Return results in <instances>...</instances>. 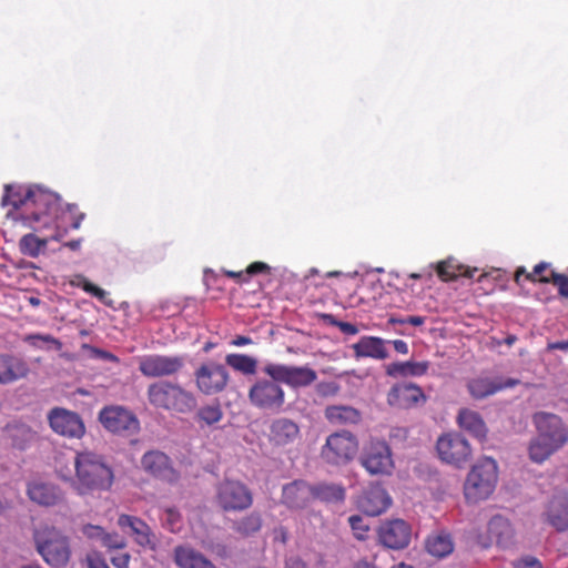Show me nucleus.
Returning a JSON list of instances; mask_svg holds the SVG:
<instances>
[{"instance_id":"nucleus-1","label":"nucleus","mask_w":568,"mask_h":568,"mask_svg":"<svg viewBox=\"0 0 568 568\" xmlns=\"http://www.w3.org/2000/svg\"><path fill=\"white\" fill-rule=\"evenodd\" d=\"M2 205H11L17 212V220L34 230L50 229L61 209V199L57 193L41 186H4Z\"/></svg>"},{"instance_id":"nucleus-2","label":"nucleus","mask_w":568,"mask_h":568,"mask_svg":"<svg viewBox=\"0 0 568 568\" xmlns=\"http://www.w3.org/2000/svg\"><path fill=\"white\" fill-rule=\"evenodd\" d=\"M73 465L74 476L60 475V478L69 481L78 495H93L111 488L114 476L103 456L87 449L77 452Z\"/></svg>"},{"instance_id":"nucleus-3","label":"nucleus","mask_w":568,"mask_h":568,"mask_svg":"<svg viewBox=\"0 0 568 568\" xmlns=\"http://www.w3.org/2000/svg\"><path fill=\"white\" fill-rule=\"evenodd\" d=\"M146 395L149 403L158 409L187 414L196 406V398L193 393L170 381H159L150 384Z\"/></svg>"},{"instance_id":"nucleus-4","label":"nucleus","mask_w":568,"mask_h":568,"mask_svg":"<svg viewBox=\"0 0 568 568\" xmlns=\"http://www.w3.org/2000/svg\"><path fill=\"white\" fill-rule=\"evenodd\" d=\"M36 549L51 567L60 568L68 565L71 558V546L68 536L53 526L37 528L33 532Z\"/></svg>"},{"instance_id":"nucleus-5","label":"nucleus","mask_w":568,"mask_h":568,"mask_svg":"<svg viewBox=\"0 0 568 568\" xmlns=\"http://www.w3.org/2000/svg\"><path fill=\"white\" fill-rule=\"evenodd\" d=\"M497 480L496 462L488 457L480 459L467 475L464 485L466 499L471 503H478L488 498L495 490Z\"/></svg>"},{"instance_id":"nucleus-6","label":"nucleus","mask_w":568,"mask_h":568,"mask_svg":"<svg viewBox=\"0 0 568 568\" xmlns=\"http://www.w3.org/2000/svg\"><path fill=\"white\" fill-rule=\"evenodd\" d=\"M359 443L349 430H337L326 437L320 456L329 466H345L357 456Z\"/></svg>"},{"instance_id":"nucleus-7","label":"nucleus","mask_w":568,"mask_h":568,"mask_svg":"<svg viewBox=\"0 0 568 568\" xmlns=\"http://www.w3.org/2000/svg\"><path fill=\"white\" fill-rule=\"evenodd\" d=\"M215 503L225 513H241L253 505V493L243 481L225 478L216 485Z\"/></svg>"},{"instance_id":"nucleus-8","label":"nucleus","mask_w":568,"mask_h":568,"mask_svg":"<svg viewBox=\"0 0 568 568\" xmlns=\"http://www.w3.org/2000/svg\"><path fill=\"white\" fill-rule=\"evenodd\" d=\"M98 420L102 427L119 436H133L140 432V420L129 408L121 405H108L100 409Z\"/></svg>"},{"instance_id":"nucleus-9","label":"nucleus","mask_w":568,"mask_h":568,"mask_svg":"<svg viewBox=\"0 0 568 568\" xmlns=\"http://www.w3.org/2000/svg\"><path fill=\"white\" fill-rule=\"evenodd\" d=\"M359 463L373 476H388L395 468L392 449L382 439H371L365 445Z\"/></svg>"},{"instance_id":"nucleus-10","label":"nucleus","mask_w":568,"mask_h":568,"mask_svg":"<svg viewBox=\"0 0 568 568\" xmlns=\"http://www.w3.org/2000/svg\"><path fill=\"white\" fill-rule=\"evenodd\" d=\"M436 449L442 462L464 468L473 459L469 442L458 433H446L438 437Z\"/></svg>"},{"instance_id":"nucleus-11","label":"nucleus","mask_w":568,"mask_h":568,"mask_svg":"<svg viewBox=\"0 0 568 568\" xmlns=\"http://www.w3.org/2000/svg\"><path fill=\"white\" fill-rule=\"evenodd\" d=\"M248 400L252 406L261 410L278 412L285 403L284 389L270 377L257 378L250 387L247 394Z\"/></svg>"},{"instance_id":"nucleus-12","label":"nucleus","mask_w":568,"mask_h":568,"mask_svg":"<svg viewBox=\"0 0 568 568\" xmlns=\"http://www.w3.org/2000/svg\"><path fill=\"white\" fill-rule=\"evenodd\" d=\"M263 372L272 379L284 383L293 388L310 386L317 378L316 372L307 366L268 363L263 367Z\"/></svg>"},{"instance_id":"nucleus-13","label":"nucleus","mask_w":568,"mask_h":568,"mask_svg":"<svg viewBox=\"0 0 568 568\" xmlns=\"http://www.w3.org/2000/svg\"><path fill=\"white\" fill-rule=\"evenodd\" d=\"M197 389L205 395L223 392L230 381V374L224 365L216 362L201 364L194 372Z\"/></svg>"},{"instance_id":"nucleus-14","label":"nucleus","mask_w":568,"mask_h":568,"mask_svg":"<svg viewBox=\"0 0 568 568\" xmlns=\"http://www.w3.org/2000/svg\"><path fill=\"white\" fill-rule=\"evenodd\" d=\"M185 358L182 355L151 354L139 359V371L145 377L172 376L182 371Z\"/></svg>"},{"instance_id":"nucleus-15","label":"nucleus","mask_w":568,"mask_h":568,"mask_svg":"<svg viewBox=\"0 0 568 568\" xmlns=\"http://www.w3.org/2000/svg\"><path fill=\"white\" fill-rule=\"evenodd\" d=\"M48 422L51 429L69 439H81L85 434V425L82 417L63 407H54L48 413Z\"/></svg>"},{"instance_id":"nucleus-16","label":"nucleus","mask_w":568,"mask_h":568,"mask_svg":"<svg viewBox=\"0 0 568 568\" xmlns=\"http://www.w3.org/2000/svg\"><path fill=\"white\" fill-rule=\"evenodd\" d=\"M412 539V527L404 519H386L377 528V541L385 548L402 550Z\"/></svg>"},{"instance_id":"nucleus-17","label":"nucleus","mask_w":568,"mask_h":568,"mask_svg":"<svg viewBox=\"0 0 568 568\" xmlns=\"http://www.w3.org/2000/svg\"><path fill=\"white\" fill-rule=\"evenodd\" d=\"M141 467L145 474L162 481L173 484L180 478L170 456L159 449L144 453L141 457Z\"/></svg>"},{"instance_id":"nucleus-18","label":"nucleus","mask_w":568,"mask_h":568,"mask_svg":"<svg viewBox=\"0 0 568 568\" xmlns=\"http://www.w3.org/2000/svg\"><path fill=\"white\" fill-rule=\"evenodd\" d=\"M532 422L537 429V434L541 436V438L551 442L559 448L567 444L568 428L558 415L538 412L534 414Z\"/></svg>"},{"instance_id":"nucleus-19","label":"nucleus","mask_w":568,"mask_h":568,"mask_svg":"<svg viewBox=\"0 0 568 568\" xmlns=\"http://www.w3.org/2000/svg\"><path fill=\"white\" fill-rule=\"evenodd\" d=\"M514 529L510 521L500 516H494L487 525V537H479V544L484 548L490 547L496 544L499 547L506 548L513 544Z\"/></svg>"},{"instance_id":"nucleus-20","label":"nucleus","mask_w":568,"mask_h":568,"mask_svg":"<svg viewBox=\"0 0 568 568\" xmlns=\"http://www.w3.org/2000/svg\"><path fill=\"white\" fill-rule=\"evenodd\" d=\"M390 406L397 408H410L426 402L423 389L412 383L397 384L390 388L387 395Z\"/></svg>"},{"instance_id":"nucleus-21","label":"nucleus","mask_w":568,"mask_h":568,"mask_svg":"<svg viewBox=\"0 0 568 568\" xmlns=\"http://www.w3.org/2000/svg\"><path fill=\"white\" fill-rule=\"evenodd\" d=\"M27 495L31 501L42 507H53L64 500V494L54 484L34 480L28 484Z\"/></svg>"},{"instance_id":"nucleus-22","label":"nucleus","mask_w":568,"mask_h":568,"mask_svg":"<svg viewBox=\"0 0 568 568\" xmlns=\"http://www.w3.org/2000/svg\"><path fill=\"white\" fill-rule=\"evenodd\" d=\"M298 425L290 418L274 419L270 425L268 442L274 447H286L300 438Z\"/></svg>"},{"instance_id":"nucleus-23","label":"nucleus","mask_w":568,"mask_h":568,"mask_svg":"<svg viewBox=\"0 0 568 568\" xmlns=\"http://www.w3.org/2000/svg\"><path fill=\"white\" fill-rule=\"evenodd\" d=\"M312 500V486L296 479L283 486L281 503L290 509H303Z\"/></svg>"},{"instance_id":"nucleus-24","label":"nucleus","mask_w":568,"mask_h":568,"mask_svg":"<svg viewBox=\"0 0 568 568\" xmlns=\"http://www.w3.org/2000/svg\"><path fill=\"white\" fill-rule=\"evenodd\" d=\"M392 504L387 491L381 486H371L358 499V507L368 516H378Z\"/></svg>"},{"instance_id":"nucleus-25","label":"nucleus","mask_w":568,"mask_h":568,"mask_svg":"<svg viewBox=\"0 0 568 568\" xmlns=\"http://www.w3.org/2000/svg\"><path fill=\"white\" fill-rule=\"evenodd\" d=\"M546 521L558 532L568 530V496L566 494L555 495L548 503L545 510Z\"/></svg>"},{"instance_id":"nucleus-26","label":"nucleus","mask_w":568,"mask_h":568,"mask_svg":"<svg viewBox=\"0 0 568 568\" xmlns=\"http://www.w3.org/2000/svg\"><path fill=\"white\" fill-rule=\"evenodd\" d=\"M29 372V365L24 359L10 354H0V385L26 378Z\"/></svg>"},{"instance_id":"nucleus-27","label":"nucleus","mask_w":568,"mask_h":568,"mask_svg":"<svg viewBox=\"0 0 568 568\" xmlns=\"http://www.w3.org/2000/svg\"><path fill=\"white\" fill-rule=\"evenodd\" d=\"M118 525L122 529L129 528L130 535L140 546L150 548L155 547L154 535L152 534L149 525L142 519L130 515H121L118 519Z\"/></svg>"},{"instance_id":"nucleus-28","label":"nucleus","mask_w":568,"mask_h":568,"mask_svg":"<svg viewBox=\"0 0 568 568\" xmlns=\"http://www.w3.org/2000/svg\"><path fill=\"white\" fill-rule=\"evenodd\" d=\"M457 425L479 440L487 438L488 428L481 415L470 408H460L457 417Z\"/></svg>"},{"instance_id":"nucleus-29","label":"nucleus","mask_w":568,"mask_h":568,"mask_svg":"<svg viewBox=\"0 0 568 568\" xmlns=\"http://www.w3.org/2000/svg\"><path fill=\"white\" fill-rule=\"evenodd\" d=\"M479 270L462 264L454 257L440 261L436 265L438 277L444 282L457 280L458 277L473 278Z\"/></svg>"},{"instance_id":"nucleus-30","label":"nucleus","mask_w":568,"mask_h":568,"mask_svg":"<svg viewBox=\"0 0 568 568\" xmlns=\"http://www.w3.org/2000/svg\"><path fill=\"white\" fill-rule=\"evenodd\" d=\"M326 420L334 426H347L358 424L362 414L358 409L346 405H331L324 410Z\"/></svg>"},{"instance_id":"nucleus-31","label":"nucleus","mask_w":568,"mask_h":568,"mask_svg":"<svg viewBox=\"0 0 568 568\" xmlns=\"http://www.w3.org/2000/svg\"><path fill=\"white\" fill-rule=\"evenodd\" d=\"M355 357H372L376 359H385L388 356L385 341L375 336H363L353 346Z\"/></svg>"},{"instance_id":"nucleus-32","label":"nucleus","mask_w":568,"mask_h":568,"mask_svg":"<svg viewBox=\"0 0 568 568\" xmlns=\"http://www.w3.org/2000/svg\"><path fill=\"white\" fill-rule=\"evenodd\" d=\"M174 560L179 568H216L204 555L190 547H176Z\"/></svg>"},{"instance_id":"nucleus-33","label":"nucleus","mask_w":568,"mask_h":568,"mask_svg":"<svg viewBox=\"0 0 568 568\" xmlns=\"http://www.w3.org/2000/svg\"><path fill=\"white\" fill-rule=\"evenodd\" d=\"M467 389L474 399H484L503 389V385L488 377H475L467 382Z\"/></svg>"},{"instance_id":"nucleus-34","label":"nucleus","mask_w":568,"mask_h":568,"mask_svg":"<svg viewBox=\"0 0 568 568\" xmlns=\"http://www.w3.org/2000/svg\"><path fill=\"white\" fill-rule=\"evenodd\" d=\"M224 417L223 409L219 402L201 406L194 416L200 428L213 427L217 425Z\"/></svg>"},{"instance_id":"nucleus-35","label":"nucleus","mask_w":568,"mask_h":568,"mask_svg":"<svg viewBox=\"0 0 568 568\" xmlns=\"http://www.w3.org/2000/svg\"><path fill=\"white\" fill-rule=\"evenodd\" d=\"M560 448L545 438H541L538 434L531 439L528 453L529 458L537 464H541L547 460L552 454Z\"/></svg>"},{"instance_id":"nucleus-36","label":"nucleus","mask_w":568,"mask_h":568,"mask_svg":"<svg viewBox=\"0 0 568 568\" xmlns=\"http://www.w3.org/2000/svg\"><path fill=\"white\" fill-rule=\"evenodd\" d=\"M426 549L432 556L444 558L453 552L454 542L450 535L440 532L427 538Z\"/></svg>"},{"instance_id":"nucleus-37","label":"nucleus","mask_w":568,"mask_h":568,"mask_svg":"<svg viewBox=\"0 0 568 568\" xmlns=\"http://www.w3.org/2000/svg\"><path fill=\"white\" fill-rule=\"evenodd\" d=\"M225 364L235 372H240L243 375H254L257 369L256 358L240 353H231L225 356Z\"/></svg>"},{"instance_id":"nucleus-38","label":"nucleus","mask_w":568,"mask_h":568,"mask_svg":"<svg viewBox=\"0 0 568 568\" xmlns=\"http://www.w3.org/2000/svg\"><path fill=\"white\" fill-rule=\"evenodd\" d=\"M48 242V239H40L33 233H28L20 239L19 250L26 256L38 257L45 251Z\"/></svg>"},{"instance_id":"nucleus-39","label":"nucleus","mask_w":568,"mask_h":568,"mask_svg":"<svg viewBox=\"0 0 568 568\" xmlns=\"http://www.w3.org/2000/svg\"><path fill=\"white\" fill-rule=\"evenodd\" d=\"M345 498L343 487L334 484H318L312 486V499L322 501H342Z\"/></svg>"},{"instance_id":"nucleus-40","label":"nucleus","mask_w":568,"mask_h":568,"mask_svg":"<svg viewBox=\"0 0 568 568\" xmlns=\"http://www.w3.org/2000/svg\"><path fill=\"white\" fill-rule=\"evenodd\" d=\"M6 434L13 447L24 449L27 444L33 438L30 427L24 424H11L6 427Z\"/></svg>"},{"instance_id":"nucleus-41","label":"nucleus","mask_w":568,"mask_h":568,"mask_svg":"<svg viewBox=\"0 0 568 568\" xmlns=\"http://www.w3.org/2000/svg\"><path fill=\"white\" fill-rule=\"evenodd\" d=\"M262 527V517L258 513L253 511L233 525L234 530L242 536H251L257 532Z\"/></svg>"},{"instance_id":"nucleus-42","label":"nucleus","mask_w":568,"mask_h":568,"mask_svg":"<svg viewBox=\"0 0 568 568\" xmlns=\"http://www.w3.org/2000/svg\"><path fill=\"white\" fill-rule=\"evenodd\" d=\"M551 271L552 270H550V264L547 262H540L539 264H537L534 267L532 272H527L524 266H520L515 272V282L519 284L520 278L524 275L528 282L542 283L540 281L541 276H550Z\"/></svg>"},{"instance_id":"nucleus-43","label":"nucleus","mask_w":568,"mask_h":568,"mask_svg":"<svg viewBox=\"0 0 568 568\" xmlns=\"http://www.w3.org/2000/svg\"><path fill=\"white\" fill-rule=\"evenodd\" d=\"M542 283H552L558 287L560 296L568 298V275L550 272V276H541Z\"/></svg>"},{"instance_id":"nucleus-44","label":"nucleus","mask_w":568,"mask_h":568,"mask_svg":"<svg viewBox=\"0 0 568 568\" xmlns=\"http://www.w3.org/2000/svg\"><path fill=\"white\" fill-rule=\"evenodd\" d=\"M348 523L356 539L365 540L367 538L369 527L361 516H351Z\"/></svg>"},{"instance_id":"nucleus-45","label":"nucleus","mask_w":568,"mask_h":568,"mask_svg":"<svg viewBox=\"0 0 568 568\" xmlns=\"http://www.w3.org/2000/svg\"><path fill=\"white\" fill-rule=\"evenodd\" d=\"M82 288L84 292L91 294L92 296L98 298L104 305L112 306L113 302L110 298V294L106 291H104L103 288L99 287L98 285H95L89 281H84Z\"/></svg>"},{"instance_id":"nucleus-46","label":"nucleus","mask_w":568,"mask_h":568,"mask_svg":"<svg viewBox=\"0 0 568 568\" xmlns=\"http://www.w3.org/2000/svg\"><path fill=\"white\" fill-rule=\"evenodd\" d=\"M82 288L84 292L91 294L92 296L98 298L104 305L112 306L113 302L110 298V294L106 291H104L103 288L99 287L98 285H95L89 281H84Z\"/></svg>"},{"instance_id":"nucleus-47","label":"nucleus","mask_w":568,"mask_h":568,"mask_svg":"<svg viewBox=\"0 0 568 568\" xmlns=\"http://www.w3.org/2000/svg\"><path fill=\"white\" fill-rule=\"evenodd\" d=\"M82 288L84 292L91 294L92 296L98 298L104 305L112 306L113 302L110 298V294L106 291H104L103 288L99 287L98 285H95L89 281H84Z\"/></svg>"},{"instance_id":"nucleus-48","label":"nucleus","mask_w":568,"mask_h":568,"mask_svg":"<svg viewBox=\"0 0 568 568\" xmlns=\"http://www.w3.org/2000/svg\"><path fill=\"white\" fill-rule=\"evenodd\" d=\"M101 546L108 549H122L125 547V540L118 532H106L104 530L101 539Z\"/></svg>"},{"instance_id":"nucleus-49","label":"nucleus","mask_w":568,"mask_h":568,"mask_svg":"<svg viewBox=\"0 0 568 568\" xmlns=\"http://www.w3.org/2000/svg\"><path fill=\"white\" fill-rule=\"evenodd\" d=\"M163 520L165 525L171 531H174L179 528V524L181 521V515L175 508H166L164 510Z\"/></svg>"},{"instance_id":"nucleus-50","label":"nucleus","mask_w":568,"mask_h":568,"mask_svg":"<svg viewBox=\"0 0 568 568\" xmlns=\"http://www.w3.org/2000/svg\"><path fill=\"white\" fill-rule=\"evenodd\" d=\"M103 532L104 529L101 526L88 524L82 527V534L91 540H99L101 542Z\"/></svg>"},{"instance_id":"nucleus-51","label":"nucleus","mask_w":568,"mask_h":568,"mask_svg":"<svg viewBox=\"0 0 568 568\" xmlns=\"http://www.w3.org/2000/svg\"><path fill=\"white\" fill-rule=\"evenodd\" d=\"M429 367L428 362H407V376H422Z\"/></svg>"},{"instance_id":"nucleus-52","label":"nucleus","mask_w":568,"mask_h":568,"mask_svg":"<svg viewBox=\"0 0 568 568\" xmlns=\"http://www.w3.org/2000/svg\"><path fill=\"white\" fill-rule=\"evenodd\" d=\"M270 271H271V267L266 263L253 262L252 264H250L246 267L245 273L250 277L252 275L260 274V273H270Z\"/></svg>"},{"instance_id":"nucleus-53","label":"nucleus","mask_w":568,"mask_h":568,"mask_svg":"<svg viewBox=\"0 0 568 568\" xmlns=\"http://www.w3.org/2000/svg\"><path fill=\"white\" fill-rule=\"evenodd\" d=\"M130 555L120 552L111 557V562L115 568H129Z\"/></svg>"},{"instance_id":"nucleus-54","label":"nucleus","mask_w":568,"mask_h":568,"mask_svg":"<svg viewBox=\"0 0 568 568\" xmlns=\"http://www.w3.org/2000/svg\"><path fill=\"white\" fill-rule=\"evenodd\" d=\"M387 374L390 376H407V362L389 364L387 367Z\"/></svg>"},{"instance_id":"nucleus-55","label":"nucleus","mask_w":568,"mask_h":568,"mask_svg":"<svg viewBox=\"0 0 568 568\" xmlns=\"http://www.w3.org/2000/svg\"><path fill=\"white\" fill-rule=\"evenodd\" d=\"M515 568H542L541 564L532 557L524 558L517 561L514 566Z\"/></svg>"},{"instance_id":"nucleus-56","label":"nucleus","mask_w":568,"mask_h":568,"mask_svg":"<svg viewBox=\"0 0 568 568\" xmlns=\"http://www.w3.org/2000/svg\"><path fill=\"white\" fill-rule=\"evenodd\" d=\"M224 274L230 277L237 281V283H245L248 281V276L246 275L245 271L234 272V271H225Z\"/></svg>"},{"instance_id":"nucleus-57","label":"nucleus","mask_w":568,"mask_h":568,"mask_svg":"<svg viewBox=\"0 0 568 568\" xmlns=\"http://www.w3.org/2000/svg\"><path fill=\"white\" fill-rule=\"evenodd\" d=\"M338 328L346 335H356L358 333L357 326L348 322H341Z\"/></svg>"},{"instance_id":"nucleus-58","label":"nucleus","mask_w":568,"mask_h":568,"mask_svg":"<svg viewBox=\"0 0 568 568\" xmlns=\"http://www.w3.org/2000/svg\"><path fill=\"white\" fill-rule=\"evenodd\" d=\"M253 341L251 337L248 336H244V335H237L235 336L231 342H230V345L232 346H245V345H250L252 344Z\"/></svg>"},{"instance_id":"nucleus-59","label":"nucleus","mask_w":568,"mask_h":568,"mask_svg":"<svg viewBox=\"0 0 568 568\" xmlns=\"http://www.w3.org/2000/svg\"><path fill=\"white\" fill-rule=\"evenodd\" d=\"M547 349L548 351H556V349L568 351V339L548 343Z\"/></svg>"},{"instance_id":"nucleus-60","label":"nucleus","mask_w":568,"mask_h":568,"mask_svg":"<svg viewBox=\"0 0 568 568\" xmlns=\"http://www.w3.org/2000/svg\"><path fill=\"white\" fill-rule=\"evenodd\" d=\"M394 349L399 354H407L408 353V345L403 339H395L392 342Z\"/></svg>"},{"instance_id":"nucleus-61","label":"nucleus","mask_w":568,"mask_h":568,"mask_svg":"<svg viewBox=\"0 0 568 568\" xmlns=\"http://www.w3.org/2000/svg\"><path fill=\"white\" fill-rule=\"evenodd\" d=\"M89 568H109L108 564L99 557L88 558Z\"/></svg>"},{"instance_id":"nucleus-62","label":"nucleus","mask_w":568,"mask_h":568,"mask_svg":"<svg viewBox=\"0 0 568 568\" xmlns=\"http://www.w3.org/2000/svg\"><path fill=\"white\" fill-rule=\"evenodd\" d=\"M322 321L331 326L338 327L342 321H338L333 314H321Z\"/></svg>"},{"instance_id":"nucleus-63","label":"nucleus","mask_w":568,"mask_h":568,"mask_svg":"<svg viewBox=\"0 0 568 568\" xmlns=\"http://www.w3.org/2000/svg\"><path fill=\"white\" fill-rule=\"evenodd\" d=\"M426 321L425 316L414 315L405 317L406 324H410L413 326H422Z\"/></svg>"},{"instance_id":"nucleus-64","label":"nucleus","mask_w":568,"mask_h":568,"mask_svg":"<svg viewBox=\"0 0 568 568\" xmlns=\"http://www.w3.org/2000/svg\"><path fill=\"white\" fill-rule=\"evenodd\" d=\"M353 568H378L374 562L368 561L367 559H361L354 564Z\"/></svg>"}]
</instances>
